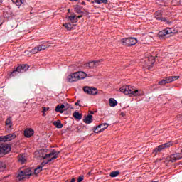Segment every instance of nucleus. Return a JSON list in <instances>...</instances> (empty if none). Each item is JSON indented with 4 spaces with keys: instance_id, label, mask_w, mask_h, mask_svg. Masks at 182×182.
I'll return each mask as SVG.
<instances>
[{
    "instance_id": "obj_1",
    "label": "nucleus",
    "mask_w": 182,
    "mask_h": 182,
    "mask_svg": "<svg viewBox=\"0 0 182 182\" xmlns=\"http://www.w3.org/2000/svg\"><path fill=\"white\" fill-rule=\"evenodd\" d=\"M38 175L42 171V166H38L36 168L33 169L32 168H28L24 171H21L17 176V178L21 181L23 180V178H29L30 176H32V173Z\"/></svg>"
},
{
    "instance_id": "obj_2",
    "label": "nucleus",
    "mask_w": 182,
    "mask_h": 182,
    "mask_svg": "<svg viewBox=\"0 0 182 182\" xmlns=\"http://www.w3.org/2000/svg\"><path fill=\"white\" fill-rule=\"evenodd\" d=\"M59 151H56V150H53L50 154H46L45 156H42V159L43 160L46 159H48V161H44L41 163V166H38L39 167H41V168L46 166V164H48V163L52 161V160H55V159H58V157H59Z\"/></svg>"
},
{
    "instance_id": "obj_3",
    "label": "nucleus",
    "mask_w": 182,
    "mask_h": 182,
    "mask_svg": "<svg viewBox=\"0 0 182 182\" xmlns=\"http://www.w3.org/2000/svg\"><path fill=\"white\" fill-rule=\"evenodd\" d=\"M119 92L124 95H129L131 97L139 96V90H135L134 87L130 85H124L119 88Z\"/></svg>"
},
{
    "instance_id": "obj_4",
    "label": "nucleus",
    "mask_w": 182,
    "mask_h": 182,
    "mask_svg": "<svg viewBox=\"0 0 182 182\" xmlns=\"http://www.w3.org/2000/svg\"><path fill=\"white\" fill-rule=\"evenodd\" d=\"M87 75L83 71H78L72 73L68 76V80L70 83L73 82H77V80H81V79H85Z\"/></svg>"
},
{
    "instance_id": "obj_5",
    "label": "nucleus",
    "mask_w": 182,
    "mask_h": 182,
    "mask_svg": "<svg viewBox=\"0 0 182 182\" xmlns=\"http://www.w3.org/2000/svg\"><path fill=\"white\" fill-rule=\"evenodd\" d=\"M29 69V65L28 64H23L20 66H18L16 70L10 73V76H16L18 73H24Z\"/></svg>"
},
{
    "instance_id": "obj_6",
    "label": "nucleus",
    "mask_w": 182,
    "mask_h": 182,
    "mask_svg": "<svg viewBox=\"0 0 182 182\" xmlns=\"http://www.w3.org/2000/svg\"><path fill=\"white\" fill-rule=\"evenodd\" d=\"M121 43L125 46H134L137 43V39L135 38H123L121 40Z\"/></svg>"
},
{
    "instance_id": "obj_7",
    "label": "nucleus",
    "mask_w": 182,
    "mask_h": 182,
    "mask_svg": "<svg viewBox=\"0 0 182 182\" xmlns=\"http://www.w3.org/2000/svg\"><path fill=\"white\" fill-rule=\"evenodd\" d=\"M9 151H11V146L4 144H0V156H5Z\"/></svg>"
},
{
    "instance_id": "obj_8",
    "label": "nucleus",
    "mask_w": 182,
    "mask_h": 182,
    "mask_svg": "<svg viewBox=\"0 0 182 182\" xmlns=\"http://www.w3.org/2000/svg\"><path fill=\"white\" fill-rule=\"evenodd\" d=\"M173 146L172 142H167L165 143L164 144L159 145L156 148L154 149V153H159V151H161V150H164V149H167L168 147H171Z\"/></svg>"
},
{
    "instance_id": "obj_9",
    "label": "nucleus",
    "mask_w": 182,
    "mask_h": 182,
    "mask_svg": "<svg viewBox=\"0 0 182 182\" xmlns=\"http://www.w3.org/2000/svg\"><path fill=\"white\" fill-rule=\"evenodd\" d=\"M182 159V152L176 153L175 154H172L170 157L168 158V161L171 163H176L177 160H181Z\"/></svg>"
},
{
    "instance_id": "obj_10",
    "label": "nucleus",
    "mask_w": 182,
    "mask_h": 182,
    "mask_svg": "<svg viewBox=\"0 0 182 182\" xmlns=\"http://www.w3.org/2000/svg\"><path fill=\"white\" fill-rule=\"evenodd\" d=\"M107 127H109V124H107V123L101 124L97 126L94 129V132L100 133V132H104V130H106V129H107Z\"/></svg>"
},
{
    "instance_id": "obj_11",
    "label": "nucleus",
    "mask_w": 182,
    "mask_h": 182,
    "mask_svg": "<svg viewBox=\"0 0 182 182\" xmlns=\"http://www.w3.org/2000/svg\"><path fill=\"white\" fill-rule=\"evenodd\" d=\"M16 137V135L15 134H9L0 136V141H11V140H14Z\"/></svg>"
},
{
    "instance_id": "obj_12",
    "label": "nucleus",
    "mask_w": 182,
    "mask_h": 182,
    "mask_svg": "<svg viewBox=\"0 0 182 182\" xmlns=\"http://www.w3.org/2000/svg\"><path fill=\"white\" fill-rule=\"evenodd\" d=\"M83 90L87 95H97V89L92 87H84Z\"/></svg>"
},
{
    "instance_id": "obj_13",
    "label": "nucleus",
    "mask_w": 182,
    "mask_h": 182,
    "mask_svg": "<svg viewBox=\"0 0 182 182\" xmlns=\"http://www.w3.org/2000/svg\"><path fill=\"white\" fill-rule=\"evenodd\" d=\"M171 33H173V30L171 28H166V30L159 31L158 36L159 38H163V36H166V35H170Z\"/></svg>"
},
{
    "instance_id": "obj_14",
    "label": "nucleus",
    "mask_w": 182,
    "mask_h": 182,
    "mask_svg": "<svg viewBox=\"0 0 182 182\" xmlns=\"http://www.w3.org/2000/svg\"><path fill=\"white\" fill-rule=\"evenodd\" d=\"M35 131L31 128H27L24 130V136L25 137L29 138L31 136H33Z\"/></svg>"
},
{
    "instance_id": "obj_15",
    "label": "nucleus",
    "mask_w": 182,
    "mask_h": 182,
    "mask_svg": "<svg viewBox=\"0 0 182 182\" xmlns=\"http://www.w3.org/2000/svg\"><path fill=\"white\" fill-rule=\"evenodd\" d=\"M155 18L158 21H161L162 22H167V19L166 18L161 17V11H160L155 13Z\"/></svg>"
},
{
    "instance_id": "obj_16",
    "label": "nucleus",
    "mask_w": 182,
    "mask_h": 182,
    "mask_svg": "<svg viewBox=\"0 0 182 182\" xmlns=\"http://www.w3.org/2000/svg\"><path fill=\"white\" fill-rule=\"evenodd\" d=\"M165 79L166 80L167 83H171V82L180 79V76H169L166 77Z\"/></svg>"
},
{
    "instance_id": "obj_17",
    "label": "nucleus",
    "mask_w": 182,
    "mask_h": 182,
    "mask_svg": "<svg viewBox=\"0 0 182 182\" xmlns=\"http://www.w3.org/2000/svg\"><path fill=\"white\" fill-rule=\"evenodd\" d=\"M84 123H86V124H90L93 122V116L92 115H87L85 117V118L83 119Z\"/></svg>"
},
{
    "instance_id": "obj_18",
    "label": "nucleus",
    "mask_w": 182,
    "mask_h": 182,
    "mask_svg": "<svg viewBox=\"0 0 182 182\" xmlns=\"http://www.w3.org/2000/svg\"><path fill=\"white\" fill-rule=\"evenodd\" d=\"M6 126H8L9 129H12V117H9L6 119Z\"/></svg>"
},
{
    "instance_id": "obj_19",
    "label": "nucleus",
    "mask_w": 182,
    "mask_h": 182,
    "mask_svg": "<svg viewBox=\"0 0 182 182\" xmlns=\"http://www.w3.org/2000/svg\"><path fill=\"white\" fill-rule=\"evenodd\" d=\"M73 117H75V119H77V120H82V117L83 116V114L77 112H75L73 114Z\"/></svg>"
},
{
    "instance_id": "obj_20",
    "label": "nucleus",
    "mask_w": 182,
    "mask_h": 182,
    "mask_svg": "<svg viewBox=\"0 0 182 182\" xmlns=\"http://www.w3.org/2000/svg\"><path fill=\"white\" fill-rule=\"evenodd\" d=\"M53 124L57 127V129H62L63 127V124L60 122V120L55 121Z\"/></svg>"
},
{
    "instance_id": "obj_21",
    "label": "nucleus",
    "mask_w": 182,
    "mask_h": 182,
    "mask_svg": "<svg viewBox=\"0 0 182 182\" xmlns=\"http://www.w3.org/2000/svg\"><path fill=\"white\" fill-rule=\"evenodd\" d=\"M109 106L110 107H114V106H117V101L114 100V98L109 99Z\"/></svg>"
},
{
    "instance_id": "obj_22",
    "label": "nucleus",
    "mask_w": 182,
    "mask_h": 182,
    "mask_svg": "<svg viewBox=\"0 0 182 182\" xmlns=\"http://www.w3.org/2000/svg\"><path fill=\"white\" fill-rule=\"evenodd\" d=\"M13 4H15L17 6H21L22 4H25V0H11Z\"/></svg>"
},
{
    "instance_id": "obj_23",
    "label": "nucleus",
    "mask_w": 182,
    "mask_h": 182,
    "mask_svg": "<svg viewBox=\"0 0 182 182\" xmlns=\"http://www.w3.org/2000/svg\"><path fill=\"white\" fill-rule=\"evenodd\" d=\"M87 68H90V69H95V61H90V63H87L86 64Z\"/></svg>"
},
{
    "instance_id": "obj_24",
    "label": "nucleus",
    "mask_w": 182,
    "mask_h": 182,
    "mask_svg": "<svg viewBox=\"0 0 182 182\" xmlns=\"http://www.w3.org/2000/svg\"><path fill=\"white\" fill-rule=\"evenodd\" d=\"M18 161L21 163V164H23V163L26 161V159L25 158V156L24 155L18 156Z\"/></svg>"
},
{
    "instance_id": "obj_25",
    "label": "nucleus",
    "mask_w": 182,
    "mask_h": 182,
    "mask_svg": "<svg viewBox=\"0 0 182 182\" xmlns=\"http://www.w3.org/2000/svg\"><path fill=\"white\" fill-rule=\"evenodd\" d=\"M119 174H120V171H116L111 172L109 176L110 177L114 178V177H117V176H119Z\"/></svg>"
},
{
    "instance_id": "obj_26",
    "label": "nucleus",
    "mask_w": 182,
    "mask_h": 182,
    "mask_svg": "<svg viewBox=\"0 0 182 182\" xmlns=\"http://www.w3.org/2000/svg\"><path fill=\"white\" fill-rule=\"evenodd\" d=\"M63 26L65 28H66V29H67L68 31H72V28H73L72 24H70V23H65V24H63Z\"/></svg>"
},
{
    "instance_id": "obj_27",
    "label": "nucleus",
    "mask_w": 182,
    "mask_h": 182,
    "mask_svg": "<svg viewBox=\"0 0 182 182\" xmlns=\"http://www.w3.org/2000/svg\"><path fill=\"white\" fill-rule=\"evenodd\" d=\"M94 2H95V4H107V0H94Z\"/></svg>"
},
{
    "instance_id": "obj_28",
    "label": "nucleus",
    "mask_w": 182,
    "mask_h": 182,
    "mask_svg": "<svg viewBox=\"0 0 182 182\" xmlns=\"http://www.w3.org/2000/svg\"><path fill=\"white\" fill-rule=\"evenodd\" d=\"M102 62H103V60L102 59L94 61V65L95 68H97V66H100V64L102 63Z\"/></svg>"
},
{
    "instance_id": "obj_29",
    "label": "nucleus",
    "mask_w": 182,
    "mask_h": 182,
    "mask_svg": "<svg viewBox=\"0 0 182 182\" xmlns=\"http://www.w3.org/2000/svg\"><path fill=\"white\" fill-rule=\"evenodd\" d=\"M167 83H168V82H167V80H166V78L164 80H162L161 81L159 82V85L160 86H164L165 85H167Z\"/></svg>"
},
{
    "instance_id": "obj_30",
    "label": "nucleus",
    "mask_w": 182,
    "mask_h": 182,
    "mask_svg": "<svg viewBox=\"0 0 182 182\" xmlns=\"http://www.w3.org/2000/svg\"><path fill=\"white\" fill-rule=\"evenodd\" d=\"M6 168L5 164L3 162H0V173L1 171H4Z\"/></svg>"
},
{
    "instance_id": "obj_31",
    "label": "nucleus",
    "mask_w": 182,
    "mask_h": 182,
    "mask_svg": "<svg viewBox=\"0 0 182 182\" xmlns=\"http://www.w3.org/2000/svg\"><path fill=\"white\" fill-rule=\"evenodd\" d=\"M55 112H58V113H63V110L62 109V108L60 107V105H57L55 107Z\"/></svg>"
},
{
    "instance_id": "obj_32",
    "label": "nucleus",
    "mask_w": 182,
    "mask_h": 182,
    "mask_svg": "<svg viewBox=\"0 0 182 182\" xmlns=\"http://www.w3.org/2000/svg\"><path fill=\"white\" fill-rule=\"evenodd\" d=\"M49 107H43V111H42V113H43V117H45V116H46V113H45V112H48L49 111Z\"/></svg>"
},
{
    "instance_id": "obj_33",
    "label": "nucleus",
    "mask_w": 182,
    "mask_h": 182,
    "mask_svg": "<svg viewBox=\"0 0 182 182\" xmlns=\"http://www.w3.org/2000/svg\"><path fill=\"white\" fill-rule=\"evenodd\" d=\"M38 48L36 47L34 48H33L31 51L30 53H32L33 55H35L36 53H38Z\"/></svg>"
},
{
    "instance_id": "obj_34",
    "label": "nucleus",
    "mask_w": 182,
    "mask_h": 182,
    "mask_svg": "<svg viewBox=\"0 0 182 182\" xmlns=\"http://www.w3.org/2000/svg\"><path fill=\"white\" fill-rule=\"evenodd\" d=\"M73 109V107H72V105H69V104H66L65 105V110H70V109Z\"/></svg>"
},
{
    "instance_id": "obj_35",
    "label": "nucleus",
    "mask_w": 182,
    "mask_h": 182,
    "mask_svg": "<svg viewBox=\"0 0 182 182\" xmlns=\"http://www.w3.org/2000/svg\"><path fill=\"white\" fill-rule=\"evenodd\" d=\"M83 178H84V176H80L78 177L77 181V182H82V181H83Z\"/></svg>"
},
{
    "instance_id": "obj_36",
    "label": "nucleus",
    "mask_w": 182,
    "mask_h": 182,
    "mask_svg": "<svg viewBox=\"0 0 182 182\" xmlns=\"http://www.w3.org/2000/svg\"><path fill=\"white\" fill-rule=\"evenodd\" d=\"M75 18H76V16H75V15H72V16H70L68 17V19H69L70 21H73V19H75Z\"/></svg>"
},
{
    "instance_id": "obj_37",
    "label": "nucleus",
    "mask_w": 182,
    "mask_h": 182,
    "mask_svg": "<svg viewBox=\"0 0 182 182\" xmlns=\"http://www.w3.org/2000/svg\"><path fill=\"white\" fill-rule=\"evenodd\" d=\"M37 48V50H38V52H41V50H43V49H42V47H41V46H38V47H36Z\"/></svg>"
},
{
    "instance_id": "obj_38",
    "label": "nucleus",
    "mask_w": 182,
    "mask_h": 182,
    "mask_svg": "<svg viewBox=\"0 0 182 182\" xmlns=\"http://www.w3.org/2000/svg\"><path fill=\"white\" fill-rule=\"evenodd\" d=\"M177 118L182 122V114L177 116Z\"/></svg>"
},
{
    "instance_id": "obj_39",
    "label": "nucleus",
    "mask_w": 182,
    "mask_h": 182,
    "mask_svg": "<svg viewBox=\"0 0 182 182\" xmlns=\"http://www.w3.org/2000/svg\"><path fill=\"white\" fill-rule=\"evenodd\" d=\"M44 153H46V151L45 149H42L40 151V154H44Z\"/></svg>"
},
{
    "instance_id": "obj_40",
    "label": "nucleus",
    "mask_w": 182,
    "mask_h": 182,
    "mask_svg": "<svg viewBox=\"0 0 182 182\" xmlns=\"http://www.w3.org/2000/svg\"><path fill=\"white\" fill-rule=\"evenodd\" d=\"M41 49H43V50H45V49H46V46H45V45H41Z\"/></svg>"
},
{
    "instance_id": "obj_41",
    "label": "nucleus",
    "mask_w": 182,
    "mask_h": 182,
    "mask_svg": "<svg viewBox=\"0 0 182 182\" xmlns=\"http://www.w3.org/2000/svg\"><path fill=\"white\" fill-rule=\"evenodd\" d=\"M150 59L152 60L151 63V65H153V63H154V57L151 56V57H150Z\"/></svg>"
},
{
    "instance_id": "obj_42",
    "label": "nucleus",
    "mask_w": 182,
    "mask_h": 182,
    "mask_svg": "<svg viewBox=\"0 0 182 182\" xmlns=\"http://www.w3.org/2000/svg\"><path fill=\"white\" fill-rule=\"evenodd\" d=\"M60 107L61 108V109H64V110H65V105H63V104H62L61 105H60Z\"/></svg>"
},
{
    "instance_id": "obj_43",
    "label": "nucleus",
    "mask_w": 182,
    "mask_h": 182,
    "mask_svg": "<svg viewBox=\"0 0 182 182\" xmlns=\"http://www.w3.org/2000/svg\"><path fill=\"white\" fill-rule=\"evenodd\" d=\"M80 102V100H77L76 102H75V106H80V105H79V103Z\"/></svg>"
},
{
    "instance_id": "obj_44",
    "label": "nucleus",
    "mask_w": 182,
    "mask_h": 182,
    "mask_svg": "<svg viewBox=\"0 0 182 182\" xmlns=\"http://www.w3.org/2000/svg\"><path fill=\"white\" fill-rule=\"evenodd\" d=\"M24 53H25V55H31V51L29 52V51H25L24 52Z\"/></svg>"
},
{
    "instance_id": "obj_45",
    "label": "nucleus",
    "mask_w": 182,
    "mask_h": 182,
    "mask_svg": "<svg viewBox=\"0 0 182 182\" xmlns=\"http://www.w3.org/2000/svg\"><path fill=\"white\" fill-rule=\"evenodd\" d=\"M120 116H122V117H124V116H126V113H124V112H121V113H120Z\"/></svg>"
},
{
    "instance_id": "obj_46",
    "label": "nucleus",
    "mask_w": 182,
    "mask_h": 182,
    "mask_svg": "<svg viewBox=\"0 0 182 182\" xmlns=\"http://www.w3.org/2000/svg\"><path fill=\"white\" fill-rule=\"evenodd\" d=\"M77 14H82V11L79 9L76 10Z\"/></svg>"
},
{
    "instance_id": "obj_47",
    "label": "nucleus",
    "mask_w": 182,
    "mask_h": 182,
    "mask_svg": "<svg viewBox=\"0 0 182 182\" xmlns=\"http://www.w3.org/2000/svg\"><path fill=\"white\" fill-rule=\"evenodd\" d=\"M76 181V179L75 178H73L70 182H75Z\"/></svg>"
},
{
    "instance_id": "obj_48",
    "label": "nucleus",
    "mask_w": 182,
    "mask_h": 182,
    "mask_svg": "<svg viewBox=\"0 0 182 182\" xmlns=\"http://www.w3.org/2000/svg\"><path fill=\"white\" fill-rule=\"evenodd\" d=\"M92 175V171H90L87 173V176H91Z\"/></svg>"
},
{
    "instance_id": "obj_49",
    "label": "nucleus",
    "mask_w": 182,
    "mask_h": 182,
    "mask_svg": "<svg viewBox=\"0 0 182 182\" xmlns=\"http://www.w3.org/2000/svg\"><path fill=\"white\" fill-rule=\"evenodd\" d=\"M90 113L91 114H94L95 112H93L92 111H90Z\"/></svg>"
},
{
    "instance_id": "obj_50",
    "label": "nucleus",
    "mask_w": 182,
    "mask_h": 182,
    "mask_svg": "<svg viewBox=\"0 0 182 182\" xmlns=\"http://www.w3.org/2000/svg\"><path fill=\"white\" fill-rule=\"evenodd\" d=\"M78 18H82V16H79Z\"/></svg>"
},
{
    "instance_id": "obj_51",
    "label": "nucleus",
    "mask_w": 182,
    "mask_h": 182,
    "mask_svg": "<svg viewBox=\"0 0 182 182\" xmlns=\"http://www.w3.org/2000/svg\"><path fill=\"white\" fill-rule=\"evenodd\" d=\"M71 1H77V0H71Z\"/></svg>"
},
{
    "instance_id": "obj_52",
    "label": "nucleus",
    "mask_w": 182,
    "mask_h": 182,
    "mask_svg": "<svg viewBox=\"0 0 182 182\" xmlns=\"http://www.w3.org/2000/svg\"><path fill=\"white\" fill-rule=\"evenodd\" d=\"M82 4H85V2H82Z\"/></svg>"
},
{
    "instance_id": "obj_53",
    "label": "nucleus",
    "mask_w": 182,
    "mask_h": 182,
    "mask_svg": "<svg viewBox=\"0 0 182 182\" xmlns=\"http://www.w3.org/2000/svg\"><path fill=\"white\" fill-rule=\"evenodd\" d=\"M181 152L182 153V149L181 150Z\"/></svg>"
},
{
    "instance_id": "obj_54",
    "label": "nucleus",
    "mask_w": 182,
    "mask_h": 182,
    "mask_svg": "<svg viewBox=\"0 0 182 182\" xmlns=\"http://www.w3.org/2000/svg\"><path fill=\"white\" fill-rule=\"evenodd\" d=\"M0 182H1V180H0Z\"/></svg>"
}]
</instances>
